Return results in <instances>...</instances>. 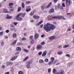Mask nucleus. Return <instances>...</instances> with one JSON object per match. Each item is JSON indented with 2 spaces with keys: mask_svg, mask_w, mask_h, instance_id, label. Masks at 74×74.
I'll use <instances>...</instances> for the list:
<instances>
[{
  "mask_svg": "<svg viewBox=\"0 0 74 74\" xmlns=\"http://www.w3.org/2000/svg\"><path fill=\"white\" fill-rule=\"evenodd\" d=\"M51 61H52L53 62H54V60H55V58L54 57H51Z\"/></svg>",
  "mask_w": 74,
  "mask_h": 74,
  "instance_id": "bb28decb",
  "label": "nucleus"
},
{
  "mask_svg": "<svg viewBox=\"0 0 74 74\" xmlns=\"http://www.w3.org/2000/svg\"><path fill=\"white\" fill-rule=\"evenodd\" d=\"M54 11H55V10H54V9H53V8H52L49 11V14H52V13H53V12H54Z\"/></svg>",
  "mask_w": 74,
  "mask_h": 74,
  "instance_id": "423d86ee",
  "label": "nucleus"
},
{
  "mask_svg": "<svg viewBox=\"0 0 74 74\" xmlns=\"http://www.w3.org/2000/svg\"><path fill=\"white\" fill-rule=\"evenodd\" d=\"M69 47V45H64L63 47V48H67V47Z\"/></svg>",
  "mask_w": 74,
  "mask_h": 74,
  "instance_id": "5701e85b",
  "label": "nucleus"
},
{
  "mask_svg": "<svg viewBox=\"0 0 74 74\" xmlns=\"http://www.w3.org/2000/svg\"><path fill=\"white\" fill-rule=\"evenodd\" d=\"M62 7H66V6H65V5H64V3H63L62 4Z\"/></svg>",
  "mask_w": 74,
  "mask_h": 74,
  "instance_id": "4d7b16f0",
  "label": "nucleus"
},
{
  "mask_svg": "<svg viewBox=\"0 0 74 74\" xmlns=\"http://www.w3.org/2000/svg\"><path fill=\"white\" fill-rule=\"evenodd\" d=\"M19 52H17L16 53H15V55H18V54H19Z\"/></svg>",
  "mask_w": 74,
  "mask_h": 74,
  "instance_id": "5fc2aeb1",
  "label": "nucleus"
},
{
  "mask_svg": "<svg viewBox=\"0 0 74 74\" xmlns=\"http://www.w3.org/2000/svg\"><path fill=\"white\" fill-rule=\"evenodd\" d=\"M33 36H30V37H29V40H33Z\"/></svg>",
  "mask_w": 74,
  "mask_h": 74,
  "instance_id": "2f4dec72",
  "label": "nucleus"
},
{
  "mask_svg": "<svg viewBox=\"0 0 74 74\" xmlns=\"http://www.w3.org/2000/svg\"><path fill=\"white\" fill-rule=\"evenodd\" d=\"M13 24H14V25H16L18 24V23L16 22L14 23Z\"/></svg>",
  "mask_w": 74,
  "mask_h": 74,
  "instance_id": "6e6d98bb",
  "label": "nucleus"
},
{
  "mask_svg": "<svg viewBox=\"0 0 74 74\" xmlns=\"http://www.w3.org/2000/svg\"><path fill=\"white\" fill-rule=\"evenodd\" d=\"M45 44V42H42L41 43V45H44V44Z\"/></svg>",
  "mask_w": 74,
  "mask_h": 74,
  "instance_id": "69168bd1",
  "label": "nucleus"
},
{
  "mask_svg": "<svg viewBox=\"0 0 74 74\" xmlns=\"http://www.w3.org/2000/svg\"><path fill=\"white\" fill-rule=\"evenodd\" d=\"M30 3V1H27L26 2V3L27 4H29Z\"/></svg>",
  "mask_w": 74,
  "mask_h": 74,
  "instance_id": "79ce46f5",
  "label": "nucleus"
},
{
  "mask_svg": "<svg viewBox=\"0 0 74 74\" xmlns=\"http://www.w3.org/2000/svg\"><path fill=\"white\" fill-rule=\"evenodd\" d=\"M58 48H62V45H59L58 46Z\"/></svg>",
  "mask_w": 74,
  "mask_h": 74,
  "instance_id": "de8ad7c7",
  "label": "nucleus"
},
{
  "mask_svg": "<svg viewBox=\"0 0 74 74\" xmlns=\"http://www.w3.org/2000/svg\"><path fill=\"white\" fill-rule=\"evenodd\" d=\"M37 49H41L42 48V46L41 45H38L36 47Z\"/></svg>",
  "mask_w": 74,
  "mask_h": 74,
  "instance_id": "f8f14e48",
  "label": "nucleus"
},
{
  "mask_svg": "<svg viewBox=\"0 0 74 74\" xmlns=\"http://www.w3.org/2000/svg\"><path fill=\"white\" fill-rule=\"evenodd\" d=\"M34 12L32 13V12H31V13L30 14V15H31V16H32V15H33V14H34Z\"/></svg>",
  "mask_w": 74,
  "mask_h": 74,
  "instance_id": "3c124183",
  "label": "nucleus"
},
{
  "mask_svg": "<svg viewBox=\"0 0 74 74\" xmlns=\"http://www.w3.org/2000/svg\"><path fill=\"white\" fill-rule=\"evenodd\" d=\"M66 6H69L72 3V1L71 0H66Z\"/></svg>",
  "mask_w": 74,
  "mask_h": 74,
  "instance_id": "20e7f679",
  "label": "nucleus"
},
{
  "mask_svg": "<svg viewBox=\"0 0 74 74\" xmlns=\"http://www.w3.org/2000/svg\"><path fill=\"white\" fill-rule=\"evenodd\" d=\"M45 4H43L41 7V8L42 10H44L45 8Z\"/></svg>",
  "mask_w": 74,
  "mask_h": 74,
  "instance_id": "4468645a",
  "label": "nucleus"
},
{
  "mask_svg": "<svg viewBox=\"0 0 74 74\" xmlns=\"http://www.w3.org/2000/svg\"><path fill=\"white\" fill-rule=\"evenodd\" d=\"M16 36V35L15 33H14L13 34V38H15Z\"/></svg>",
  "mask_w": 74,
  "mask_h": 74,
  "instance_id": "f704fd0d",
  "label": "nucleus"
},
{
  "mask_svg": "<svg viewBox=\"0 0 74 74\" xmlns=\"http://www.w3.org/2000/svg\"><path fill=\"white\" fill-rule=\"evenodd\" d=\"M64 74V71H62L61 72L60 74Z\"/></svg>",
  "mask_w": 74,
  "mask_h": 74,
  "instance_id": "13d9d810",
  "label": "nucleus"
},
{
  "mask_svg": "<svg viewBox=\"0 0 74 74\" xmlns=\"http://www.w3.org/2000/svg\"><path fill=\"white\" fill-rule=\"evenodd\" d=\"M10 74V72H8L5 73V74Z\"/></svg>",
  "mask_w": 74,
  "mask_h": 74,
  "instance_id": "0e129e2a",
  "label": "nucleus"
},
{
  "mask_svg": "<svg viewBox=\"0 0 74 74\" xmlns=\"http://www.w3.org/2000/svg\"><path fill=\"white\" fill-rule=\"evenodd\" d=\"M5 32L7 33H9V30H8V29L6 30Z\"/></svg>",
  "mask_w": 74,
  "mask_h": 74,
  "instance_id": "603ef678",
  "label": "nucleus"
},
{
  "mask_svg": "<svg viewBox=\"0 0 74 74\" xmlns=\"http://www.w3.org/2000/svg\"><path fill=\"white\" fill-rule=\"evenodd\" d=\"M66 56H68V57H70V55L69 54H67L66 55Z\"/></svg>",
  "mask_w": 74,
  "mask_h": 74,
  "instance_id": "e2e57ef3",
  "label": "nucleus"
},
{
  "mask_svg": "<svg viewBox=\"0 0 74 74\" xmlns=\"http://www.w3.org/2000/svg\"><path fill=\"white\" fill-rule=\"evenodd\" d=\"M47 51L46 50H45L43 52L42 56H45L46 55H47Z\"/></svg>",
  "mask_w": 74,
  "mask_h": 74,
  "instance_id": "0eeeda50",
  "label": "nucleus"
},
{
  "mask_svg": "<svg viewBox=\"0 0 74 74\" xmlns=\"http://www.w3.org/2000/svg\"><path fill=\"white\" fill-rule=\"evenodd\" d=\"M28 58H29V57H26L25 58V59H24V60H23V61L24 62L25 61V60H27V59H28Z\"/></svg>",
  "mask_w": 74,
  "mask_h": 74,
  "instance_id": "72a5a7b5",
  "label": "nucleus"
},
{
  "mask_svg": "<svg viewBox=\"0 0 74 74\" xmlns=\"http://www.w3.org/2000/svg\"><path fill=\"white\" fill-rule=\"evenodd\" d=\"M23 51H24V52H27V53L29 52V50H27L25 49H23Z\"/></svg>",
  "mask_w": 74,
  "mask_h": 74,
  "instance_id": "aec40b11",
  "label": "nucleus"
},
{
  "mask_svg": "<svg viewBox=\"0 0 74 74\" xmlns=\"http://www.w3.org/2000/svg\"><path fill=\"white\" fill-rule=\"evenodd\" d=\"M22 8L21 7H19L18 8L17 10V12H20L21 11V9Z\"/></svg>",
  "mask_w": 74,
  "mask_h": 74,
  "instance_id": "b1692460",
  "label": "nucleus"
},
{
  "mask_svg": "<svg viewBox=\"0 0 74 74\" xmlns=\"http://www.w3.org/2000/svg\"><path fill=\"white\" fill-rule=\"evenodd\" d=\"M4 45V42H2L1 44V47H3Z\"/></svg>",
  "mask_w": 74,
  "mask_h": 74,
  "instance_id": "7c9ffc66",
  "label": "nucleus"
},
{
  "mask_svg": "<svg viewBox=\"0 0 74 74\" xmlns=\"http://www.w3.org/2000/svg\"><path fill=\"white\" fill-rule=\"evenodd\" d=\"M18 74H23V72L22 71H20L18 72Z\"/></svg>",
  "mask_w": 74,
  "mask_h": 74,
  "instance_id": "4c0bfd02",
  "label": "nucleus"
},
{
  "mask_svg": "<svg viewBox=\"0 0 74 74\" xmlns=\"http://www.w3.org/2000/svg\"><path fill=\"white\" fill-rule=\"evenodd\" d=\"M33 63V61L32 60H31L30 61H27L26 63V66L29 69L30 68V64H32Z\"/></svg>",
  "mask_w": 74,
  "mask_h": 74,
  "instance_id": "7ed1b4c3",
  "label": "nucleus"
},
{
  "mask_svg": "<svg viewBox=\"0 0 74 74\" xmlns=\"http://www.w3.org/2000/svg\"><path fill=\"white\" fill-rule=\"evenodd\" d=\"M55 26L53 24H50L49 23H47L46 24H45L43 26V28L45 30H46L47 32H49L51 30L54 29Z\"/></svg>",
  "mask_w": 74,
  "mask_h": 74,
  "instance_id": "f257e3e1",
  "label": "nucleus"
},
{
  "mask_svg": "<svg viewBox=\"0 0 74 74\" xmlns=\"http://www.w3.org/2000/svg\"><path fill=\"white\" fill-rule=\"evenodd\" d=\"M67 30L68 31H71V28H69L67 29Z\"/></svg>",
  "mask_w": 74,
  "mask_h": 74,
  "instance_id": "338daca9",
  "label": "nucleus"
},
{
  "mask_svg": "<svg viewBox=\"0 0 74 74\" xmlns=\"http://www.w3.org/2000/svg\"><path fill=\"white\" fill-rule=\"evenodd\" d=\"M11 18H12V16H8L6 18V19H10Z\"/></svg>",
  "mask_w": 74,
  "mask_h": 74,
  "instance_id": "a211bd4d",
  "label": "nucleus"
},
{
  "mask_svg": "<svg viewBox=\"0 0 74 74\" xmlns=\"http://www.w3.org/2000/svg\"><path fill=\"white\" fill-rule=\"evenodd\" d=\"M33 18L34 19H40V16H36L34 15L33 16Z\"/></svg>",
  "mask_w": 74,
  "mask_h": 74,
  "instance_id": "6e6552de",
  "label": "nucleus"
},
{
  "mask_svg": "<svg viewBox=\"0 0 74 74\" xmlns=\"http://www.w3.org/2000/svg\"><path fill=\"white\" fill-rule=\"evenodd\" d=\"M55 38V36H52L49 38V40H53Z\"/></svg>",
  "mask_w": 74,
  "mask_h": 74,
  "instance_id": "1a4fd4ad",
  "label": "nucleus"
},
{
  "mask_svg": "<svg viewBox=\"0 0 74 74\" xmlns=\"http://www.w3.org/2000/svg\"><path fill=\"white\" fill-rule=\"evenodd\" d=\"M2 69H5V66L3 65L2 67Z\"/></svg>",
  "mask_w": 74,
  "mask_h": 74,
  "instance_id": "680f3d73",
  "label": "nucleus"
},
{
  "mask_svg": "<svg viewBox=\"0 0 74 74\" xmlns=\"http://www.w3.org/2000/svg\"><path fill=\"white\" fill-rule=\"evenodd\" d=\"M43 22V21L42 20L41 21L39 22L38 23L36 24V25H37V26H38L39 25H40V24H41V23H42Z\"/></svg>",
  "mask_w": 74,
  "mask_h": 74,
  "instance_id": "6ab92c4d",
  "label": "nucleus"
},
{
  "mask_svg": "<svg viewBox=\"0 0 74 74\" xmlns=\"http://www.w3.org/2000/svg\"><path fill=\"white\" fill-rule=\"evenodd\" d=\"M9 6H12L13 5H14V3H10L8 4Z\"/></svg>",
  "mask_w": 74,
  "mask_h": 74,
  "instance_id": "c9c22d12",
  "label": "nucleus"
},
{
  "mask_svg": "<svg viewBox=\"0 0 74 74\" xmlns=\"http://www.w3.org/2000/svg\"><path fill=\"white\" fill-rule=\"evenodd\" d=\"M55 8L56 9H59V6H56L55 7Z\"/></svg>",
  "mask_w": 74,
  "mask_h": 74,
  "instance_id": "09e8293b",
  "label": "nucleus"
},
{
  "mask_svg": "<svg viewBox=\"0 0 74 74\" xmlns=\"http://www.w3.org/2000/svg\"><path fill=\"white\" fill-rule=\"evenodd\" d=\"M45 62H48V58H46L45 60Z\"/></svg>",
  "mask_w": 74,
  "mask_h": 74,
  "instance_id": "37998d69",
  "label": "nucleus"
},
{
  "mask_svg": "<svg viewBox=\"0 0 74 74\" xmlns=\"http://www.w3.org/2000/svg\"><path fill=\"white\" fill-rule=\"evenodd\" d=\"M43 26V25L42 24H41L40 25V27L41 28H42V27Z\"/></svg>",
  "mask_w": 74,
  "mask_h": 74,
  "instance_id": "052dcab7",
  "label": "nucleus"
},
{
  "mask_svg": "<svg viewBox=\"0 0 74 74\" xmlns=\"http://www.w3.org/2000/svg\"><path fill=\"white\" fill-rule=\"evenodd\" d=\"M59 9H60V10H62L63 9V8L62 6H59Z\"/></svg>",
  "mask_w": 74,
  "mask_h": 74,
  "instance_id": "ea45409f",
  "label": "nucleus"
},
{
  "mask_svg": "<svg viewBox=\"0 0 74 74\" xmlns=\"http://www.w3.org/2000/svg\"><path fill=\"white\" fill-rule=\"evenodd\" d=\"M26 12H29L31 11V8H29V9H27L26 10Z\"/></svg>",
  "mask_w": 74,
  "mask_h": 74,
  "instance_id": "393cba45",
  "label": "nucleus"
},
{
  "mask_svg": "<svg viewBox=\"0 0 74 74\" xmlns=\"http://www.w3.org/2000/svg\"><path fill=\"white\" fill-rule=\"evenodd\" d=\"M22 7L23 8H25V4H24V3H22Z\"/></svg>",
  "mask_w": 74,
  "mask_h": 74,
  "instance_id": "c85d7f7f",
  "label": "nucleus"
},
{
  "mask_svg": "<svg viewBox=\"0 0 74 74\" xmlns=\"http://www.w3.org/2000/svg\"><path fill=\"white\" fill-rule=\"evenodd\" d=\"M23 14V13H19L17 16L16 17V18H19V16H21V15H22V14Z\"/></svg>",
  "mask_w": 74,
  "mask_h": 74,
  "instance_id": "dca6fc26",
  "label": "nucleus"
},
{
  "mask_svg": "<svg viewBox=\"0 0 74 74\" xmlns=\"http://www.w3.org/2000/svg\"><path fill=\"white\" fill-rule=\"evenodd\" d=\"M38 36H39V35H38V34H36L34 35V36L35 40L37 39V38L38 37Z\"/></svg>",
  "mask_w": 74,
  "mask_h": 74,
  "instance_id": "9d476101",
  "label": "nucleus"
},
{
  "mask_svg": "<svg viewBox=\"0 0 74 74\" xmlns=\"http://www.w3.org/2000/svg\"><path fill=\"white\" fill-rule=\"evenodd\" d=\"M16 19L18 21H22L23 19L21 17H18V18H16Z\"/></svg>",
  "mask_w": 74,
  "mask_h": 74,
  "instance_id": "2eb2a0df",
  "label": "nucleus"
},
{
  "mask_svg": "<svg viewBox=\"0 0 74 74\" xmlns=\"http://www.w3.org/2000/svg\"><path fill=\"white\" fill-rule=\"evenodd\" d=\"M16 41H17L16 40H15L14 42L12 43V44L11 46H12V47H14V46L15 45V44H16Z\"/></svg>",
  "mask_w": 74,
  "mask_h": 74,
  "instance_id": "ddd939ff",
  "label": "nucleus"
},
{
  "mask_svg": "<svg viewBox=\"0 0 74 74\" xmlns=\"http://www.w3.org/2000/svg\"><path fill=\"white\" fill-rule=\"evenodd\" d=\"M30 8V6H28L26 7V9H29Z\"/></svg>",
  "mask_w": 74,
  "mask_h": 74,
  "instance_id": "8fccbe9b",
  "label": "nucleus"
},
{
  "mask_svg": "<svg viewBox=\"0 0 74 74\" xmlns=\"http://www.w3.org/2000/svg\"><path fill=\"white\" fill-rule=\"evenodd\" d=\"M26 13H24L23 14V15L21 16V17L22 18H23L25 16V14H26Z\"/></svg>",
  "mask_w": 74,
  "mask_h": 74,
  "instance_id": "e433bc0d",
  "label": "nucleus"
},
{
  "mask_svg": "<svg viewBox=\"0 0 74 74\" xmlns=\"http://www.w3.org/2000/svg\"><path fill=\"white\" fill-rule=\"evenodd\" d=\"M56 74H60V72H58L57 73H56Z\"/></svg>",
  "mask_w": 74,
  "mask_h": 74,
  "instance_id": "774afa93",
  "label": "nucleus"
},
{
  "mask_svg": "<svg viewBox=\"0 0 74 74\" xmlns=\"http://www.w3.org/2000/svg\"><path fill=\"white\" fill-rule=\"evenodd\" d=\"M53 1L55 3H56L57 1H58V0H53Z\"/></svg>",
  "mask_w": 74,
  "mask_h": 74,
  "instance_id": "bf43d9fd",
  "label": "nucleus"
},
{
  "mask_svg": "<svg viewBox=\"0 0 74 74\" xmlns=\"http://www.w3.org/2000/svg\"><path fill=\"white\" fill-rule=\"evenodd\" d=\"M13 64V62H7L6 63L7 66H11Z\"/></svg>",
  "mask_w": 74,
  "mask_h": 74,
  "instance_id": "39448f33",
  "label": "nucleus"
},
{
  "mask_svg": "<svg viewBox=\"0 0 74 74\" xmlns=\"http://www.w3.org/2000/svg\"><path fill=\"white\" fill-rule=\"evenodd\" d=\"M58 55H61L62 54V51H59L58 52Z\"/></svg>",
  "mask_w": 74,
  "mask_h": 74,
  "instance_id": "cd10ccee",
  "label": "nucleus"
},
{
  "mask_svg": "<svg viewBox=\"0 0 74 74\" xmlns=\"http://www.w3.org/2000/svg\"><path fill=\"white\" fill-rule=\"evenodd\" d=\"M39 62L40 63H42L43 62V61L42 60L40 59L39 60Z\"/></svg>",
  "mask_w": 74,
  "mask_h": 74,
  "instance_id": "58836bf2",
  "label": "nucleus"
},
{
  "mask_svg": "<svg viewBox=\"0 0 74 74\" xmlns=\"http://www.w3.org/2000/svg\"><path fill=\"white\" fill-rule=\"evenodd\" d=\"M3 12L4 13H8V11L7 9H5L4 10H3Z\"/></svg>",
  "mask_w": 74,
  "mask_h": 74,
  "instance_id": "473e14b6",
  "label": "nucleus"
},
{
  "mask_svg": "<svg viewBox=\"0 0 74 74\" xmlns=\"http://www.w3.org/2000/svg\"><path fill=\"white\" fill-rule=\"evenodd\" d=\"M53 62L50 60L49 62H48V64L49 65H51V64H53Z\"/></svg>",
  "mask_w": 74,
  "mask_h": 74,
  "instance_id": "f3484780",
  "label": "nucleus"
},
{
  "mask_svg": "<svg viewBox=\"0 0 74 74\" xmlns=\"http://www.w3.org/2000/svg\"><path fill=\"white\" fill-rule=\"evenodd\" d=\"M51 4H52L51 2H50L49 4L48 5L46 6V8H49L50 6H51Z\"/></svg>",
  "mask_w": 74,
  "mask_h": 74,
  "instance_id": "412c9836",
  "label": "nucleus"
},
{
  "mask_svg": "<svg viewBox=\"0 0 74 74\" xmlns=\"http://www.w3.org/2000/svg\"><path fill=\"white\" fill-rule=\"evenodd\" d=\"M16 50L17 51H21V48L19 47H17Z\"/></svg>",
  "mask_w": 74,
  "mask_h": 74,
  "instance_id": "4be33fe9",
  "label": "nucleus"
},
{
  "mask_svg": "<svg viewBox=\"0 0 74 74\" xmlns=\"http://www.w3.org/2000/svg\"><path fill=\"white\" fill-rule=\"evenodd\" d=\"M9 11H14V9H9Z\"/></svg>",
  "mask_w": 74,
  "mask_h": 74,
  "instance_id": "a18cd8bd",
  "label": "nucleus"
},
{
  "mask_svg": "<svg viewBox=\"0 0 74 74\" xmlns=\"http://www.w3.org/2000/svg\"><path fill=\"white\" fill-rule=\"evenodd\" d=\"M39 55H41L42 54V51H40L38 53Z\"/></svg>",
  "mask_w": 74,
  "mask_h": 74,
  "instance_id": "49530a36",
  "label": "nucleus"
},
{
  "mask_svg": "<svg viewBox=\"0 0 74 74\" xmlns=\"http://www.w3.org/2000/svg\"><path fill=\"white\" fill-rule=\"evenodd\" d=\"M30 41H31L30 42V44H33L34 43V40H30Z\"/></svg>",
  "mask_w": 74,
  "mask_h": 74,
  "instance_id": "c756f323",
  "label": "nucleus"
},
{
  "mask_svg": "<svg viewBox=\"0 0 74 74\" xmlns=\"http://www.w3.org/2000/svg\"><path fill=\"white\" fill-rule=\"evenodd\" d=\"M55 73H56V69H54L53 70V74H55Z\"/></svg>",
  "mask_w": 74,
  "mask_h": 74,
  "instance_id": "a19ab883",
  "label": "nucleus"
},
{
  "mask_svg": "<svg viewBox=\"0 0 74 74\" xmlns=\"http://www.w3.org/2000/svg\"><path fill=\"white\" fill-rule=\"evenodd\" d=\"M21 40H26V38H23L22 39H21Z\"/></svg>",
  "mask_w": 74,
  "mask_h": 74,
  "instance_id": "c03bdc74",
  "label": "nucleus"
},
{
  "mask_svg": "<svg viewBox=\"0 0 74 74\" xmlns=\"http://www.w3.org/2000/svg\"><path fill=\"white\" fill-rule=\"evenodd\" d=\"M51 69H49L48 70V73H51Z\"/></svg>",
  "mask_w": 74,
  "mask_h": 74,
  "instance_id": "864d4df0",
  "label": "nucleus"
},
{
  "mask_svg": "<svg viewBox=\"0 0 74 74\" xmlns=\"http://www.w3.org/2000/svg\"><path fill=\"white\" fill-rule=\"evenodd\" d=\"M11 29L12 31H13V32H16V29L14 28H11Z\"/></svg>",
  "mask_w": 74,
  "mask_h": 74,
  "instance_id": "a878e982",
  "label": "nucleus"
},
{
  "mask_svg": "<svg viewBox=\"0 0 74 74\" xmlns=\"http://www.w3.org/2000/svg\"><path fill=\"white\" fill-rule=\"evenodd\" d=\"M51 19H64V20H66V19L64 18V17L62 16H57L54 17H52Z\"/></svg>",
  "mask_w": 74,
  "mask_h": 74,
  "instance_id": "f03ea898",
  "label": "nucleus"
},
{
  "mask_svg": "<svg viewBox=\"0 0 74 74\" xmlns=\"http://www.w3.org/2000/svg\"><path fill=\"white\" fill-rule=\"evenodd\" d=\"M18 57V56H15L13 58H11V60H12V61H13L15 60Z\"/></svg>",
  "mask_w": 74,
  "mask_h": 74,
  "instance_id": "9b49d317",
  "label": "nucleus"
}]
</instances>
